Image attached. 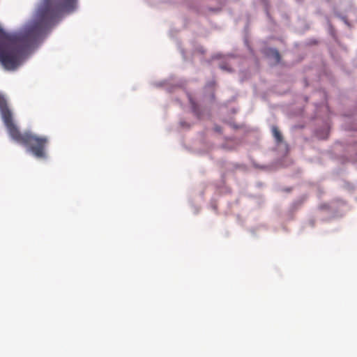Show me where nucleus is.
Listing matches in <instances>:
<instances>
[{
    "label": "nucleus",
    "instance_id": "nucleus-1",
    "mask_svg": "<svg viewBox=\"0 0 357 357\" xmlns=\"http://www.w3.org/2000/svg\"><path fill=\"white\" fill-rule=\"evenodd\" d=\"M77 0H0V63L6 70L20 66L28 51Z\"/></svg>",
    "mask_w": 357,
    "mask_h": 357
},
{
    "label": "nucleus",
    "instance_id": "nucleus-2",
    "mask_svg": "<svg viewBox=\"0 0 357 357\" xmlns=\"http://www.w3.org/2000/svg\"><path fill=\"white\" fill-rule=\"evenodd\" d=\"M0 112L10 137L16 142L24 146L37 158H45L48 138L35 135L30 131L21 132L13 121V114L6 100L1 94Z\"/></svg>",
    "mask_w": 357,
    "mask_h": 357
},
{
    "label": "nucleus",
    "instance_id": "nucleus-3",
    "mask_svg": "<svg viewBox=\"0 0 357 357\" xmlns=\"http://www.w3.org/2000/svg\"><path fill=\"white\" fill-rule=\"evenodd\" d=\"M271 130H272V134H273L274 138L275 139V140L277 141V142H278V143L282 142V136L281 132L278 130V128L276 126H273Z\"/></svg>",
    "mask_w": 357,
    "mask_h": 357
},
{
    "label": "nucleus",
    "instance_id": "nucleus-4",
    "mask_svg": "<svg viewBox=\"0 0 357 357\" xmlns=\"http://www.w3.org/2000/svg\"><path fill=\"white\" fill-rule=\"evenodd\" d=\"M270 53L273 56V58L275 59L276 62H279L280 60V55L279 52L277 50L275 49H271L269 50Z\"/></svg>",
    "mask_w": 357,
    "mask_h": 357
}]
</instances>
